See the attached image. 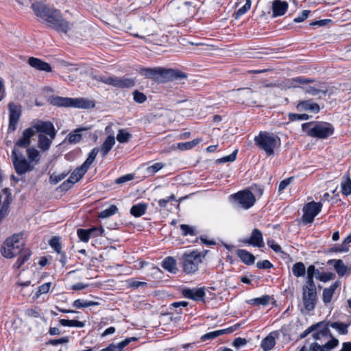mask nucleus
<instances>
[{
    "mask_svg": "<svg viewBox=\"0 0 351 351\" xmlns=\"http://www.w3.org/2000/svg\"><path fill=\"white\" fill-rule=\"evenodd\" d=\"M38 134L37 147L42 152L48 151L56 135V130L50 121L36 120L25 129L21 136L14 142L11 160L16 173L22 176L34 170L40 160V152L30 146L32 138Z\"/></svg>",
    "mask_w": 351,
    "mask_h": 351,
    "instance_id": "obj_1",
    "label": "nucleus"
},
{
    "mask_svg": "<svg viewBox=\"0 0 351 351\" xmlns=\"http://www.w3.org/2000/svg\"><path fill=\"white\" fill-rule=\"evenodd\" d=\"M32 8L36 16L49 27L64 33L71 29V23L62 17L59 10L40 2L34 3Z\"/></svg>",
    "mask_w": 351,
    "mask_h": 351,
    "instance_id": "obj_2",
    "label": "nucleus"
},
{
    "mask_svg": "<svg viewBox=\"0 0 351 351\" xmlns=\"http://www.w3.org/2000/svg\"><path fill=\"white\" fill-rule=\"evenodd\" d=\"M51 103L57 106L74 107L82 109L93 108L95 106L94 100L84 97L70 98L56 96L51 98Z\"/></svg>",
    "mask_w": 351,
    "mask_h": 351,
    "instance_id": "obj_3",
    "label": "nucleus"
},
{
    "mask_svg": "<svg viewBox=\"0 0 351 351\" xmlns=\"http://www.w3.org/2000/svg\"><path fill=\"white\" fill-rule=\"evenodd\" d=\"M255 144L265 151L268 156L274 154V150L280 145V138L268 132H261L254 138Z\"/></svg>",
    "mask_w": 351,
    "mask_h": 351,
    "instance_id": "obj_4",
    "label": "nucleus"
},
{
    "mask_svg": "<svg viewBox=\"0 0 351 351\" xmlns=\"http://www.w3.org/2000/svg\"><path fill=\"white\" fill-rule=\"evenodd\" d=\"M21 237L20 234H15L4 241L1 247V252L5 258L15 257L25 247L23 243L19 241Z\"/></svg>",
    "mask_w": 351,
    "mask_h": 351,
    "instance_id": "obj_5",
    "label": "nucleus"
},
{
    "mask_svg": "<svg viewBox=\"0 0 351 351\" xmlns=\"http://www.w3.org/2000/svg\"><path fill=\"white\" fill-rule=\"evenodd\" d=\"M261 91H254L250 88H239L232 91V97L239 103L255 104L263 95Z\"/></svg>",
    "mask_w": 351,
    "mask_h": 351,
    "instance_id": "obj_6",
    "label": "nucleus"
},
{
    "mask_svg": "<svg viewBox=\"0 0 351 351\" xmlns=\"http://www.w3.org/2000/svg\"><path fill=\"white\" fill-rule=\"evenodd\" d=\"M317 291L315 285L305 284L302 287V301L308 311H313L315 307Z\"/></svg>",
    "mask_w": 351,
    "mask_h": 351,
    "instance_id": "obj_7",
    "label": "nucleus"
},
{
    "mask_svg": "<svg viewBox=\"0 0 351 351\" xmlns=\"http://www.w3.org/2000/svg\"><path fill=\"white\" fill-rule=\"evenodd\" d=\"M202 256L201 253L192 252L189 254H184L183 256V270L187 274L195 272L198 269V265L202 263Z\"/></svg>",
    "mask_w": 351,
    "mask_h": 351,
    "instance_id": "obj_8",
    "label": "nucleus"
},
{
    "mask_svg": "<svg viewBox=\"0 0 351 351\" xmlns=\"http://www.w3.org/2000/svg\"><path fill=\"white\" fill-rule=\"evenodd\" d=\"M334 132L332 125L328 123H322L315 125L313 128L308 131L310 136L317 137L319 138H326L332 135Z\"/></svg>",
    "mask_w": 351,
    "mask_h": 351,
    "instance_id": "obj_9",
    "label": "nucleus"
},
{
    "mask_svg": "<svg viewBox=\"0 0 351 351\" xmlns=\"http://www.w3.org/2000/svg\"><path fill=\"white\" fill-rule=\"evenodd\" d=\"M322 204L319 202H311L303 208L302 221L305 223H312L315 217L321 211Z\"/></svg>",
    "mask_w": 351,
    "mask_h": 351,
    "instance_id": "obj_10",
    "label": "nucleus"
},
{
    "mask_svg": "<svg viewBox=\"0 0 351 351\" xmlns=\"http://www.w3.org/2000/svg\"><path fill=\"white\" fill-rule=\"evenodd\" d=\"M9 110V125L8 130L14 132L16 129V125L21 115V106L12 102L8 104Z\"/></svg>",
    "mask_w": 351,
    "mask_h": 351,
    "instance_id": "obj_11",
    "label": "nucleus"
},
{
    "mask_svg": "<svg viewBox=\"0 0 351 351\" xmlns=\"http://www.w3.org/2000/svg\"><path fill=\"white\" fill-rule=\"evenodd\" d=\"M235 200L245 209L252 207L256 201L254 194L250 191H243L234 194Z\"/></svg>",
    "mask_w": 351,
    "mask_h": 351,
    "instance_id": "obj_12",
    "label": "nucleus"
},
{
    "mask_svg": "<svg viewBox=\"0 0 351 351\" xmlns=\"http://www.w3.org/2000/svg\"><path fill=\"white\" fill-rule=\"evenodd\" d=\"M106 82V84L121 88H130L135 85V80L126 76L121 77L113 76L112 79L107 80Z\"/></svg>",
    "mask_w": 351,
    "mask_h": 351,
    "instance_id": "obj_13",
    "label": "nucleus"
},
{
    "mask_svg": "<svg viewBox=\"0 0 351 351\" xmlns=\"http://www.w3.org/2000/svg\"><path fill=\"white\" fill-rule=\"evenodd\" d=\"M86 173L84 169H82L81 167H77L69 176V179L64 182L60 188L62 191H67L75 183L77 182Z\"/></svg>",
    "mask_w": 351,
    "mask_h": 351,
    "instance_id": "obj_14",
    "label": "nucleus"
},
{
    "mask_svg": "<svg viewBox=\"0 0 351 351\" xmlns=\"http://www.w3.org/2000/svg\"><path fill=\"white\" fill-rule=\"evenodd\" d=\"M165 69L161 68H143L140 70V73L147 78L158 80L160 78L164 79Z\"/></svg>",
    "mask_w": 351,
    "mask_h": 351,
    "instance_id": "obj_15",
    "label": "nucleus"
},
{
    "mask_svg": "<svg viewBox=\"0 0 351 351\" xmlns=\"http://www.w3.org/2000/svg\"><path fill=\"white\" fill-rule=\"evenodd\" d=\"M339 344L338 339L332 337V339L328 341L323 346H320L316 342L311 344L309 351H330L332 349L337 347Z\"/></svg>",
    "mask_w": 351,
    "mask_h": 351,
    "instance_id": "obj_16",
    "label": "nucleus"
},
{
    "mask_svg": "<svg viewBox=\"0 0 351 351\" xmlns=\"http://www.w3.org/2000/svg\"><path fill=\"white\" fill-rule=\"evenodd\" d=\"M244 243H247L249 245L262 247L264 245L263 234L258 229H254L252 230L251 237L249 239L244 241Z\"/></svg>",
    "mask_w": 351,
    "mask_h": 351,
    "instance_id": "obj_17",
    "label": "nucleus"
},
{
    "mask_svg": "<svg viewBox=\"0 0 351 351\" xmlns=\"http://www.w3.org/2000/svg\"><path fill=\"white\" fill-rule=\"evenodd\" d=\"M186 75L178 70L165 69L164 80L167 81L180 82L186 78Z\"/></svg>",
    "mask_w": 351,
    "mask_h": 351,
    "instance_id": "obj_18",
    "label": "nucleus"
},
{
    "mask_svg": "<svg viewBox=\"0 0 351 351\" xmlns=\"http://www.w3.org/2000/svg\"><path fill=\"white\" fill-rule=\"evenodd\" d=\"M182 294L186 298L197 301L203 299L205 292L204 288L186 289L182 291Z\"/></svg>",
    "mask_w": 351,
    "mask_h": 351,
    "instance_id": "obj_19",
    "label": "nucleus"
},
{
    "mask_svg": "<svg viewBox=\"0 0 351 351\" xmlns=\"http://www.w3.org/2000/svg\"><path fill=\"white\" fill-rule=\"evenodd\" d=\"M28 63L32 67L37 70L45 72L51 71V66L47 62H45L38 58L31 57L28 60Z\"/></svg>",
    "mask_w": 351,
    "mask_h": 351,
    "instance_id": "obj_20",
    "label": "nucleus"
},
{
    "mask_svg": "<svg viewBox=\"0 0 351 351\" xmlns=\"http://www.w3.org/2000/svg\"><path fill=\"white\" fill-rule=\"evenodd\" d=\"M288 8V3L280 0H274L272 3L273 16H282Z\"/></svg>",
    "mask_w": 351,
    "mask_h": 351,
    "instance_id": "obj_21",
    "label": "nucleus"
},
{
    "mask_svg": "<svg viewBox=\"0 0 351 351\" xmlns=\"http://www.w3.org/2000/svg\"><path fill=\"white\" fill-rule=\"evenodd\" d=\"M296 108L298 110H311L316 113L320 110L317 104L312 103L310 100L300 101Z\"/></svg>",
    "mask_w": 351,
    "mask_h": 351,
    "instance_id": "obj_22",
    "label": "nucleus"
},
{
    "mask_svg": "<svg viewBox=\"0 0 351 351\" xmlns=\"http://www.w3.org/2000/svg\"><path fill=\"white\" fill-rule=\"evenodd\" d=\"M339 281H335L329 288H326L323 291V301L324 303H329L332 298L335 291L340 286Z\"/></svg>",
    "mask_w": 351,
    "mask_h": 351,
    "instance_id": "obj_23",
    "label": "nucleus"
},
{
    "mask_svg": "<svg viewBox=\"0 0 351 351\" xmlns=\"http://www.w3.org/2000/svg\"><path fill=\"white\" fill-rule=\"evenodd\" d=\"M137 339L136 337L127 338L117 345L110 344L108 347L102 349L101 351H121V350L128 346L131 341H135Z\"/></svg>",
    "mask_w": 351,
    "mask_h": 351,
    "instance_id": "obj_24",
    "label": "nucleus"
},
{
    "mask_svg": "<svg viewBox=\"0 0 351 351\" xmlns=\"http://www.w3.org/2000/svg\"><path fill=\"white\" fill-rule=\"evenodd\" d=\"M18 255L19 258L14 265V267L16 269L20 268L26 261L29 259L31 252L29 249L25 247Z\"/></svg>",
    "mask_w": 351,
    "mask_h": 351,
    "instance_id": "obj_25",
    "label": "nucleus"
},
{
    "mask_svg": "<svg viewBox=\"0 0 351 351\" xmlns=\"http://www.w3.org/2000/svg\"><path fill=\"white\" fill-rule=\"evenodd\" d=\"M237 254L245 264L250 265L254 263V256L247 250H238Z\"/></svg>",
    "mask_w": 351,
    "mask_h": 351,
    "instance_id": "obj_26",
    "label": "nucleus"
},
{
    "mask_svg": "<svg viewBox=\"0 0 351 351\" xmlns=\"http://www.w3.org/2000/svg\"><path fill=\"white\" fill-rule=\"evenodd\" d=\"M115 144V139L113 135L108 136L101 147V152L102 157L104 158L111 150L114 145Z\"/></svg>",
    "mask_w": 351,
    "mask_h": 351,
    "instance_id": "obj_27",
    "label": "nucleus"
},
{
    "mask_svg": "<svg viewBox=\"0 0 351 351\" xmlns=\"http://www.w3.org/2000/svg\"><path fill=\"white\" fill-rule=\"evenodd\" d=\"M328 326L329 323L323 322V325L317 328V329L319 328V330L313 334V337L315 339H320L322 337L329 336L332 339L333 337L331 335Z\"/></svg>",
    "mask_w": 351,
    "mask_h": 351,
    "instance_id": "obj_28",
    "label": "nucleus"
},
{
    "mask_svg": "<svg viewBox=\"0 0 351 351\" xmlns=\"http://www.w3.org/2000/svg\"><path fill=\"white\" fill-rule=\"evenodd\" d=\"M332 263H334V267H335L337 273L338 274V275L341 277L344 276L348 269V267L344 265L343 261L339 259V260H330L328 262V263L329 265L332 264Z\"/></svg>",
    "mask_w": 351,
    "mask_h": 351,
    "instance_id": "obj_29",
    "label": "nucleus"
},
{
    "mask_svg": "<svg viewBox=\"0 0 351 351\" xmlns=\"http://www.w3.org/2000/svg\"><path fill=\"white\" fill-rule=\"evenodd\" d=\"M98 152L99 149L97 147L91 150L85 162L80 166L82 169H84L87 172L88 169L90 168V165L94 162L97 155L98 154Z\"/></svg>",
    "mask_w": 351,
    "mask_h": 351,
    "instance_id": "obj_30",
    "label": "nucleus"
},
{
    "mask_svg": "<svg viewBox=\"0 0 351 351\" xmlns=\"http://www.w3.org/2000/svg\"><path fill=\"white\" fill-rule=\"evenodd\" d=\"M147 204L144 203L134 205L130 209V213L135 217H139L145 213L147 210Z\"/></svg>",
    "mask_w": 351,
    "mask_h": 351,
    "instance_id": "obj_31",
    "label": "nucleus"
},
{
    "mask_svg": "<svg viewBox=\"0 0 351 351\" xmlns=\"http://www.w3.org/2000/svg\"><path fill=\"white\" fill-rule=\"evenodd\" d=\"M162 267L164 269L173 274H176L178 271L176 261L170 256L167 257L162 261Z\"/></svg>",
    "mask_w": 351,
    "mask_h": 351,
    "instance_id": "obj_32",
    "label": "nucleus"
},
{
    "mask_svg": "<svg viewBox=\"0 0 351 351\" xmlns=\"http://www.w3.org/2000/svg\"><path fill=\"white\" fill-rule=\"evenodd\" d=\"M292 271L293 275L298 278L304 276L306 268L303 263L298 262L293 265Z\"/></svg>",
    "mask_w": 351,
    "mask_h": 351,
    "instance_id": "obj_33",
    "label": "nucleus"
},
{
    "mask_svg": "<svg viewBox=\"0 0 351 351\" xmlns=\"http://www.w3.org/2000/svg\"><path fill=\"white\" fill-rule=\"evenodd\" d=\"M319 271L315 269L314 265H310L307 269V276L305 284L315 285L313 281L314 276L316 277L319 274Z\"/></svg>",
    "mask_w": 351,
    "mask_h": 351,
    "instance_id": "obj_34",
    "label": "nucleus"
},
{
    "mask_svg": "<svg viewBox=\"0 0 351 351\" xmlns=\"http://www.w3.org/2000/svg\"><path fill=\"white\" fill-rule=\"evenodd\" d=\"M200 141H201L200 139L197 138V139H194L189 142L179 143L177 145V147L180 150L191 149L193 147H194L195 146H196L197 144H199L200 143Z\"/></svg>",
    "mask_w": 351,
    "mask_h": 351,
    "instance_id": "obj_35",
    "label": "nucleus"
},
{
    "mask_svg": "<svg viewBox=\"0 0 351 351\" xmlns=\"http://www.w3.org/2000/svg\"><path fill=\"white\" fill-rule=\"evenodd\" d=\"M98 304H99V303L97 302L82 301V300L78 299L73 302V306L76 308H80L89 307V306H96Z\"/></svg>",
    "mask_w": 351,
    "mask_h": 351,
    "instance_id": "obj_36",
    "label": "nucleus"
},
{
    "mask_svg": "<svg viewBox=\"0 0 351 351\" xmlns=\"http://www.w3.org/2000/svg\"><path fill=\"white\" fill-rule=\"evenodd\" d=\"M275 346V339L271 335L267 336L261 342V347L264 350H269Z\"/></svg>",
    "mask_w": 351,
    "mask_h": 351,
    "instance_id": "obj_37",
    "label": "nucleus"
},
{
    "mask_svg": "<svg viewBox=\"0 0 351 351\" xmlns=\"http://www.w3.org/2000/svg\"><path fill=\"white\" fill-rule=\"evenodd\" d=\"M60 324L63 326L69 327H79L82 328L84 326V324L82 322L77 320H69L62 319L59 321Z\"/></svg>",
    "mask_w": 351,
    "mask_h": 351,
    "instance_id": "obj_38",
    "label": "nucleus"
},
{
    "mask_svg": "<svg viewBox=\"0 0 351 351\" xmlns=\"http://www.w3.org/2000/svg\"><path fill=\"white\" fill-rule=\"evenodd\" d=\"M305 92L311 95L316 96L319 93L326 95L328 93V89L324 88L322 86L319 88L308 86L306 88Z\"/></svg>",
    "mask_w": 351,
    "mask_h": 351,
    "instance_id": "obj_39",
    "label": "nucleus"
},
{
    "mask_svg": "<svg viewBox=\"0 0 351 351\" xmlns=\"http://www.w3.org/2000/svg\"><path fill=\"white\" fill-rule=\"evenodd\" d=\"M118 208L115 205H111L109 208L102 210L99 214V218H107L117 213Z\"/></svg>",
    "mask_w": 351,
    "mask_h": 351,
    "instance_id": "obj_40",
    "label": "nucleus"
},
{
    "mask_svg": "<svg viewBox=\"0 0 351 351\" xmlns=\"http://www.w3.org/2000/svg\"><path fill=\"white\" fill-rule=\"evenodd\" d=\"M330 326L337 330L339 334L346 335L348 333V325L344 323L341 322H333L330 324Z\"/></svg>",
    "mask_w": 351,
    "mask_h": 351,
    "instance_id": "obj_41",
    "label": "nucleus"
},
{
    "mask_svg": "<svg viewBox=\"0 0 351 351\" xmlns=\"http://www.w3.org/2000/svg\"><path fill=\"white\" fill-rule=\"evenodd\" d=\"M251 4V0H246L245 5L233 14L234 18L238 19L241 16L245 14L250 9Z\"/></svg>",
    "mask_w": 351,
    "mask_h": 351,
    "instance_id": "obj_42",
    "label": "nucleus"
},
{
    "mask_svg": "<svg viewBox=\"0 0 351 351\" xmlns=\"http://www.w3.org/2000/svg\"><path fill=\"white\" fill-rule=\"evenodd\" d=\"M131 138V134L126 132L125 130L121 129L119 130L117 139L121 143H127Z\"/></svg>",
    "mask_w": 351,
    "mask_h": 351,
    "instance_id": "obj_43",
    "label": "nucleus"
},
{
    "mask_svg": "<svg viewBox=\"0 0 351 351\" xmlns=\"http://www.w3.org/2000/svg\"><path fill=\"white\" fill-rule=\"evenodd\" d=\"M50 246L58 254L61 253L62 245L60 241V238L53 237L49 241Z\"/></svg>",
    "mask_w": 351,
    "mask_h": 351,
    "instance_id": "obj_44",
    "label": "nucleus"
},
{
    "mask_svg": "<svg viewBox=\"0 0 351 351\" xmlns=\"http://www.w3.org/2000/svg\"><path fill=\"white\" fill-rule=\"evenodd\" d=\"M77 234L80 239V241L83 242H88L90 236V230H88V229H77Z\"/></svg>",
    "mask_w": 351,
    "mask_h": 351,
    "instance_id": "obj_45",
    "label": "nucleus"
},
{
    "mask_svg": "<svg viewBox=\"0 0 351 351\" xmlns=\"http://www.w3.org/2000/svg\"><path fill=\"white\" fill-rule=\"evenodd\" d=\"M67 174L68 173H62L60 174L53 173L49 177V182L51 184H56L61 180H64Z\"/></svg>",
    "mask_w": 351,
    "mask_h": 351,
    "instance_id": "obj_46",
    "label": "nucleus"
},
{
    "mask_svg": "<svg viewBox=\"0 0 351 351\" xmlns=\"http://www.w3.org/2000/svg\"><path fill=\"white\" fill-rule=\"evenodd\" d=\"M132 95H133L134 101L136 103L143 104L147 100V96L144 93H143L137 90H135L132 93Z\"/></svg>",
    "mask_w": 351,
    "mask_h": 351,
    "instance_id": "obj_47",
    "label": "nucleus"
},
{
    "mask_svg": "<svg viewBox=\"0 0 351 351\" xmlns=\"http://www.w3.org/2000/svg\"><path fill=\"white\" fill-rule=\"evenodd\" d=\"M341 189L343 194L348 195L351 194V180L347 177L346 180L341 184Z\"/></svg>",
    "mask_w": 351,
    "mask_h": 351,
    "instance_id": "obj_48",
    "label": "nucleus"
},
{
    "mask_svg": "<svg viewBox=\"0 0 351 351\" xmlns=\"http://www.w3.org/2000/svg\"><path fill=\"white\" fill-rule=\"evenodd\" d=\"M269 300V297L268 295H264L261 298H254L250 300V304H257V305H266L268 304Z\"/></svg>",
    "mask_w": 351,
    "mask_h": 351,
    "instance_id": "obj_49",
    "label": "nucleus"
},
{
    "mask_svg": "<svg viewBox=\"0 0 351 351\" xmlns=\"http://www.w3.org/2000/svg\"><path fill=\"white\" fill-rule=\"evenodd\" d=\"M180 229L182 231V234L184 236L186 235H191L193 236L195 234V230L194 228L191 227L186 224H182L180 225Z\"/></svg>",
    "mask_w": 351,
    "mask_h": 351,
    "instance_id": "obj_50",
    "label": "nucleus"
},
{
    "mask_svg": "<svg viewBox=\"0 0 351 351\" xmlns=\"http://www.w3.org/2000/svg\"><path fill=\"white\" fill-rule=\"evenodd\" d=\"M51 287V282L45 283L38 287V291L36 293V297L38 298L40 295L45 294L49 292Z\"/></svg>",
    "mask_w": 351,
    "mask_h": 351,
    "instance_id": "obj_51",
    "label": "nucleus"
},
{
    "mask_svg": "<svg viewBox=\"0 0 351 351\" xmlns=\"http://www.w3.org/2000/svg\"><path fill=\"white\" fill-rule=\"evenodd\" d=\"M316 278L319 279L320 281L327 282L328 280L333 279L335 278V274L331 272L324 274L319 273V274L316 276Z\"/></svg>",
    "mask_w": 351,
    "mask_h": 351,
    "instance_id": "obj_52",
    "label": "nucleus"
},
{
    "mask_svg": "<svg viewBox=\"0 0 351 351\" xmlns=\"http://www.w3.org/2000/svg\"><path fill=\"white\" fill-rule=\"evenodd\" d=\"M3 193L6 195V197L3 202L1 208L5 207V210H8L9 206L11 202V193L8 191L7 189H4L3 190Z\"/></svg>",
    "mask_w": 351,
    "mask_h": 351,
    "instance_id": "obj_53",
    "label": "nucleus"
},
{
    "mask_svg": "<svg viewBox=\"0 0 351 351\" xmlns=\"http://www.w3.org/2000/svg\"><path fill=\"white\" fill-rule=\"evenodd\" d=\"M237 153V150H235L231 154L218 159L217 160V162L219 163L226 162H233L236 159Z\"/></svg>",
    "mask_w": 351,
    "mask_h": 351,
    "instance_id": "obj_54",
    "label": "nucleus"
},
{
    "mask_svg": "<svg viewBox=\"0 0 351 351\" xmlns=\"http://www.w3.org/2000/svg\"><path fill=\"white\" fill-rule=\"evenodd\" d=\"M165 167L162 162H156L147 168V172L155 173Z\"/></svg>",
    "mask_w": 351,
    "mask_h": 351,
    "instance_id": "obj_55",
    "label": "nucleus"
},
{
    "mask_svg": "<svg viewBox=\"0 0 351 351\" xmlns=\"http://www.w3.org/2000/svg\"><path fill=\"white\" fill-rule=\"evenodd\" d=\"M88 230H90V237H99V236H101L104 232V230L102 227H100V228H96V227H94V228H90V229H88Z\"/></svg>",
    "mask_w": 351,
    "mask_h": 351,
    "instance_id": "obj_56",
    "label": "nucleus"
},
{
    "mask_svg": "<svg viewBox=\"0 0 351 351\" xmlns=\"http://www.w3.org/2000/svg\"><path fill=\"white\" fill-rule=\"evenodd\" d=\"M69 341V337H63L58 339H51L48 343L52 346H57L58 344L66 343Z\"/></svg>",
    "mask_w": 351,
    "mask_h": 351,
    "instance_id": "obj_57",
    "label": "nucleus"
},
{
    "mask_svg": "<svg viewBox=\"0 0 351 351\" xmlns=\"http://www.w3.org/2000/svg\"><path fill=\"white\" fill-rule=\"evenodd\" d=\"M322 325H323V322H319L315 325H312L311 326L308 327L306 330L304 331L302 334H301V338L306 337L308 334H310L313 330H316L317 328L320 327Z\"/></svg>",
    "mask_w": 351,
    "mask_h": 351,
    "instance_id": "obj_58",
    "label": "nucleus"
},
{
    "mask_svg": "<svg viewBox=\"0 0 351 351\" xmlns=\"http://www.w3.org/2000/svg\"><path fill=\"white\" fill-rule=\"evenodd\" d=\"M134 179V175L132 174H127L123 176H121L116 179L115 183L118 184H121L125 183L126 182L130 181Z\"/></svg>",
    "mask_w": 351,
    "mask_h": 351,
    "instance_id": "obj_59",
    "label": "nucleus"
},
{
    "mask_svg": "<svg viewBox=\"0 0 351 351\" xmlns=\"http://www.w3.org/2000/svg\"><path fill=\"white\" fill-rule=\"evenodd\" d=\"M219 336H220L219 332L218 330H216V331L208 332V333L202 335L201 337V339L202 341H206V340L215 339Z\"/></svg>",
    "mask_w": 351,
    "mask_h": 351,
    "instance_id": "obj_60",
    "label": "nucleus"
},
{
    "mask_svg": "<svg viewBox=\"0 0 351 351\" xmlns=\"http://www.w3.org/2000/svg\"><path fill=\"white\" fill-rule=\"evenodd\" d=\"M313 82H314V80L312 79H307V78H304L302 77H298L293 78L291 80V85L295 86L294 82H297V83H300V84H308V83H311Z\"/></svg>",
    "mask_w": 351,
    "mask_h": 351,
    "instance_id": "obj_61",
    "label": "nucleus"
},
{
    "mask_svg": "<svg viewBox=\"0 0 351 351\" xmlns=\"http://www.w3.org/2000/svg\"><path fill=\"white\" fill-rule=\"evenodd\" d=\"M82 138V135L78 132H75L74 134H70L69 135V142L71 143H76L80 141Z\"/></svg>",
    "mask_w": 351,
    "mask_h": 351,
    "instance_id": "obj_62",
    "label": "nucleus"
},
{
    "mask_svg": "<svg viewBox=\"0 0 351 351\" xmlns=\"http://www.w3.org/2000/svg\"><path fill=\"white\" fill-rule=\"evenodd\" d=\"M272 264L267 260L258 261L256 263V267L258 269H270L271 267H272Z\"/></svg>",
    "mask_w": 351,
    "mask_h": 351,
    "instance_id": "obj_63",
    "label": "nucleus"
},
{
    "mask_svg": "<svg viewBox=\"0 0 351 351\" xmlns=\"http://www.w3.org/2000/svg\"><path fill=\"white\" fill-rule=\"evenodd\" d=\"M267 245L275 252L277 253L282 252L281 247L276 244L273 240H268Z\"/></svg>",
    "mask_w": 351,
    "mask_h": 351,
    "instance_id": "obj_64",
    "label": "nucleus"
}]
</instances>
